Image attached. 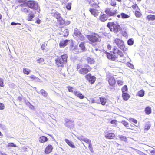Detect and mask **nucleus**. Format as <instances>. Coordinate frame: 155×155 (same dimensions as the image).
<instances>
[{"mask_svg":"<svg viewBox=\"0 0 155 155\" xmlns=\"http://www.w3.org/2000/svg\"><path fill=\"white\" fill-rule=\"evenodd\" d=\"M85 42H81L79 45V46L81 49L82 50H85Z\"/></svg>","mask_w":155,"mask_h":155,"instance_id":"58836bf2","label":"nucleus"},{"mask_svg":"<svg viewBox=\"0 0 155 155\" xmlns=\"http://www.w3.org/2000/svg\"><path fill=\"white\" fill-rule=\"evenodd\" d=\"M107 48L108 50H110L111 49L112 46L110 44H108L107 45Z\"/></svg>","mask_w":155,"mask_h":155,"instance_id":"052dcab7","label":"nucleus"},{"mask_svg":"<svg viewBox=\"0 0 155 155\" xmlns=\"http://www.w3.org/2000/svg\"><path fill=\"white\" fill-rule=\"evenodd\" d=\"M117 3L115 1H111L110 2V5L113 6L115 7Z\"/></svg>","mask_w":155,"mask_h":155,"instance_id":"8fccbe9b","label":"nucleus"},{"mask_svg":"<svg viewBox=\"0 0 155 155\" xmlns=\"http://www.w3.org/2000/svg\"><path fill=\"white\" fill-rule=\"evenodd\" d=\"M3 80L2 79L0 78V86L3 87Z\"/></svg>","mask_w":155,"mask_h":155,"instance_id":"5fc2aeb1","label":"nucleus"},{"mask_svg":"<svg viewBox=\"0 0 155 155\" xmlns=\"http://www.w3.org/2000/svg\"><path fill=\"white\" fill-rule=\"evenodd\" d=\"M92 8H90L89 11L94 16L96 17L99 15V10L97 9L99 8V7L98 5L96 3H94L91 5Z\"/></svg>","mask_w":155,"mask_h":155,"instance_id":"423d86ee","label":"nucleus"},{"mask_svg":"<svg viewBox=\"0 0 155 155\" xmlns=\"http://www.w3.org/2000/svg\"><path fill=\"white\" fill-rule=\"evenodd\" d=\"M127 44L129 45H132L134 43V41L131 39H130L127 41Z\"/></svg>","mask_w":155,"mask_h":155,"instance_id":"c03bdc74","label":"nucleus"},{"mask_svg":"<svg viewBox=\"0 0 155 155\" xmlns=\"http://www.w3.org/2000/svg\"><path fill=\"white\" fill-rule=\"evenodd\" d=\"M86 60L87 63L90 64H94L95 62L94 59L90 57H87Z\"/></svg>","mask_w":155,"mask_h":155,"instance_id":"a878e982","label":"nucleus"},{"mask_svg":"<svg viewBox=\"0 0 155 155\" xmlns=\"http://www.w3.org/2000/svg\"><path fill=\"white\" fill-rule=\"evenodd\" d=\"M117 84L119 86H121L123 84V81L121 80H118L117 81Z\"/></svg>","mask_w":155,"mask_h":155,"instance_id":"37998d69","label":"nucleus"},{"mask_svg":"<svg viewBox=\"0 0 155 155\" xmlns=\"http://www.w3.org/2000/svg\"><path fill=\"white\" fill-rule=\"evenodd\" d=\"M5 108L4 104L2 103H0V110H3Z\"/></svg>","mask_w":155,"mask_h":155,"instance_id":"603ef678","label":"nucleus"},{"mask_svg":"<svg viewBox=\"0 0 155 155\" xmlns=\"http://www.w3.org/2000/svg\"><path fill=\"white\" fill-rule=\"evenodd\" d=\"M122 97L124 100L126 101L129 99L130 98V96L127 92L122 93Z\"/></svg>","mask_w":155,"mask_h":155,"instance_id":"7c9ffc66","label":"nucleus"},{"mask_svg":"<svg viewBox=\"0 0 155 155\" xmlns=\"http://www.w3.org/2000/svg\"><path fill=\"white\" fill-rule=\"evenodd\" d=\"M27 1V0H18V2L19 3H23L25 5V3Z\"/></svg>","mask_w":155,"mask_h":155,"instance_id":"864d4df0","label":"nucleus"},{"mask_svg":"<svg viewBox=\"0 0 155 155\" xmlns=\"http://www.w3.org/2000/svg\"><path fill=\"white\" fill-rule=\"evenodd\" d=\"M107 26L111 31L117 33L121 30V27L117 22H109L107 24Z\"/></svg>","mask_w":155,"mask_h":155,"instance_id":"7ed1b4c3","label":"nucleus"},{"mask_svg":"<svg viewBox=\"0 0 155 155\" xmlns=\"http://www.w3.org/2000/svg\"><path fill=\"white\" fill-rule=\"evenodd\" d=\"M114 42L117 45L118 47L124 44V43L122 40L117 38L114 40Z\"/></svg>","mask_w":155,"mask_h":155,"instance_id":"dca6fc26","label":"nucleus"},{"mask_svg":"<svg viewBox=\"0 0 155 155\" xmlns=\"http://www.w3.org/2000/svg\"><path fill=\"white\" fill-rule=\"evenodd\" d=\"M118 50L117 48L116 47L114 48L113 49V53L114 54H115L116 52Z\"/></svg>","mask_w":155,"mask_h":155,"instance_id":"4d7b16f0","label":"nucleus"},{"mask_svg":"<svg viewBox=\"0 0 155 155\" xmlns=\"http://www.w3.org/2000/svg\"><path fill=\"white\" fill-rule=\"evenodd\" d=\"M34 17L35 15L34 14L30 13L27 20L28 21H31Z\"/></svg>","mask_w":155,"mask_h":155,"instance_id":"e433bc0d","label":"nucleus"},{"mask_svg":"<svg viewBox=\"0 0 155 155\" xmlns=\"http://www.w3.org/2000/svg\"><path fill=\"white\" fill-rule=\"evenodd\" d=\"M53 149V147L51 145H48L47 146L45 149L44 152L47 154H48L51 153Z\"/></svg>","mask_w":155,"mask_h":155,"instance_id":"2eb2a0df","label":"nucleus"},{"mask_svg":"<svg viewBox=\"0 0 155 155\" xmlns=\"http://www.w3.org/2000/svg\"><path fill=\"white\" fill-rule=\"evenodd\" d=\"M68 55L64 54L60 57H58L55 59V63L58 67H63L65 63L67 62Z\"/></svg>","mask_w":155,"mask_h":155,"instance_id":"f03ea898","label":"nucleus"},{"mask_svg":"<svg viewBox=\"0 0 155 155\" xmlns=\"http://www.w3.org/2000/svg\"><path fill=\"white\" fill-rule=\"evenodd\" d=\"M44 59L42 58H40L37 60V61L38 63L42 64L44 61Z\"/></svg>","mask_w":155,"mask_h":155,"instance_id":"a18cd8bd","label":"nucleus"},{"mask_svg":"<svg viewBox=\"0 0 155 155\" xmlns=\"http://www.w3.org/2000/svg\"><path fill=\"white\" fill-rule=\"evenodd\" d=\"M28 77L30 78L31 80L35 81V82H40V79L38 78V77L32 75L31 76Z\"/></svg>","mask_w":155,"mask_h":155,"instance_id":"c85d7f7f","label":"nucleus"},{"mask_svg":"<svg viewBox=\"0 0 155 155\" xmlns=\"http://www.w3.org/2000/svg\"><path fill=\"white\" fill-rule=\"evenodd\" d=\"M107 14H103L100 15L99 19L101 22H105L107 19Z\"/></svg>","mask_w":155,"mask_h":155,"instance_id":"a211bd4d","label":"nucleus"},{"mask_svg":"<svg viewBox=\"0 0 155 155\" xmlns=\"http://www.w3.org/2000/svg\"><path fill=\"white\" fill-rule=\"evenodd\" d=\"M131 128L130 129L132 130H133V129L134 128L135 125L134 124H133V125H131Z\"/></svg>","mask_w":155,"mask_h":155,"instance_id":"774afa93","label":"nucleus"},{"mask_svg":"<svg viewBox=\"0 0 155 155\" xmlns=\"http://www.w3.org/2000/svg\"><path fill=\"white\" fill-rule=\"evenodd\" d=\"M138 95L140 97H143L144 95V91L142 89L139 91L137 93Z\"/></svg>","mask_w":155,"mask_h":155,"instance_id":"c9c22d12","label":"nucleus"},{"mask_svg":"<svg viewBox=\"0 0 155 155\" xmlns=\"http://www.w3.org/2000/svg\"><path fill=\"white\" fill-rule=\"evenodd\" d=\"M107 80L108 81L109 86L112 87H115L116 81L115 78L113 76L110 75L107 76Z\"/></svg>","mask_w":155,"mask_h":155,"instance_id":"9b49d317","label":"nucleus"},{"mask_svg":"<svg viewBox=\"0 0 155 155\" xmlns=\"http://www.w3.org/2000/svg\"><path fill=\"white\" fill-rule=\"evenodd\" d=\"M115 137V134L113 133L108 132L105 134V137L107 139H114Z\"/></svg>","mask_w":155,"mask_h":155,"instance_id":"4468645a","label":"nucleus"},{"mask_svg":"<svg viewBox=\"0 0 155 155\" xmlns=\"http://www.w3.org/2000/svg\"><path fill=\"white\" fill-rule=\"evenodd\" d=\"M87 2L89 4H90L93 2L94 0H87Z\"/></svg>","mask_w":155,"mask_h":155,"instance_id":"69168bd1","label":"nucleus"},{"mask_svg":"<svg viewBox=\"0 0 155 155\" xmlns=\"http://www.w3.org/2000/svg\"><path fill=\"white\" fill-rule=\"evenodd\" d=\"M121 123L123 125L126 127H129V124L125 120L122 121Z\"/></svg>","mask_w":155,"mask_h":155,"instance_id":"79ce46f5","label":"nucleus"},{"mask_svg":"<svg viewBox=\"0 0 155 155\" xmlns=\"http://www.w3.org/2000/svg\"><path fill=\"white\" fill-rule=\"evenodd\" d=\"M105 53L106 54L107 58L109 60L116 61L121 62L122 60L119 59L117 55L113 54L109 52L105 51Z\"/></svg>","mask_w":155,"mask_h":155,"instance_id":"0eeeda50","label":"nucleus"},{"mask_svg":"<svg viewBox=\"0 0 155 155\" xmlns=\"http://www.w3.org/2000/svg\"><path fill=\"white\" fill-rule=\"evenodd\" d=\"M67 88L68 89L69 92L74 93V88L73 87H71L70 85H68L67 86Z\"/></svg>","mask_w":155,"mask_h":155,"instance_id":"ea45409f","label":"nucleus"},{"mask_svg":"<svg viewBox=\"0 0 155 155\" xmlns=\"http://www.w3.org/2000/svg\"><path fill=\"white\" fill-rule=\"evenodd\" d=\"M74 121L70 120L67 119L64 124V125L70 129L73 128L74 127Z\"/></svg>","mask_w":155,"mask_h":155,"instance_id":"ddd939ff","label":"nucleus"},{"mask_svg":"<svg viewBox=\"0 0 155 155\" xmlns=\"http://www.w3.org/2000/svg\"><path fill=\"white\" fill-rule=\"evenodd\" d=\"M117 121L115 120H113L110 121V123L112 124L116 125L117 124Z\"/></svg>","mask_w":155,"mask_h":155,"instance_id":"bf43d9fd","label":"nucleus"},{"mask_svg":"<svg viewBox=\"0 0 155 155\" xmlns=\"http://www.w3.org/2000/svg\"><path fill=\"white\" fill-rule=\"evenodd\" d=\"M88 148L91 153H93L94 152L92 144L91 143L88 145Z\"/></svg>","mask_w":155,"mask_h":155,"instance_id":"a19ab883","label":"nucleus"},{"mask_svg":"<svg viewBox=\"0 0 155 155\" xmlns=\"http://www.w3.org/2000/svg\"><path fill=\"white\" fill-rule=\"evenodd\" d=\"M74 35L75 38H78V40L84 41L85 39V37L77 28L74 29Z\"/></svg>","mask_w":155,"mask_h":155,"instance_id":"1a4fd4ad","label":"nucleus"},{"mask_svg":"<svg viewBox=\"0 0 155 155\" xmlns=\"http://www.w3.org/2000/svg\"><path fill=\"white\" fill-rule=\"evenodd\" d=\"M105 13L109 17L114 16L117 13V11L116 9L107 8L105 11Z\"/></svg>","mask_w":155,"mask_h":155,"instance_id":"6e6552de","label":"nucleus"},{"mask_svg":"<svg viewBox=\"0 0 155 155\" xmlns=\"http://www.w3.org/2000/svg\"><path fill=\"white\" fill-rule=\"evenodd\" d=\"M151 124L150 122L149 121H148L145 124L144 130H145L147 131L150 128Z\"/></svg>","mask_w":155,"mask_h":155,"instance_id":"bb28decb","label":"nucleus"},{"mask_svg":"<svg viewBox=\"0 0 155 155\" xmlns=\"http://www.w3.org/2000/svg\"><path fill=\"white\" fill-rule=\"evenodd\" d=\"M39 141L41 143H44L48 140V138L45 136H42L39 138Z\"/></svg>","mask_w":155,"mask_h":155,"instance_id":"4be33fe9","label":"nucleus"},{"mask_svg":"<svg viewBox=\"0 0 155 155\" xmlns=\"http://www.w3.org/2000/svg\"><path fill=\"white\" fill-rule=\"evenodd\" d=\"M121 18L122 19H127L129 18L130 16V14H129L125 13L123 12L121 13Z\"/></svg>","mask_w":155,"mask_h":155,"instance_id":"473e14b6","label":"nucleus"},{"mask_svg":"<svg viewBox=\"0 0 155 155\" xmlns=\"http://www.w3.org/2000/svg\"><path fill=\"white\" fill-rule=\"evenodd\" d=\"M69 40H62L60 41L59 45L61 48L64 47L68 44V42L69 41Z\"/></svg>","mask_w":155,"mask_h":155,"instance_id":"aec40b11","label":"nucleus"},{"mask_svg":"<svg viewBox=\"0 0 155 155\" xmlns=\"http://www.w3.org/2000/svg\"><path fill=\"white\" fill-rule=\"evenodd\" d=\"M31 71L27 69V68H24L23 69V73L27 75H28L31 72Z\"/></svg>","mask_w":155,"mask_h":155,"instance_id":"f704fd0d","label":"nucleus"},{"mask_svg":"<svg viewBox=\"0 0 155 155\" xmlns=\"http://www.w3.org/2000/svg\"><path fill=\"white\" fill-rule=\"evenodd\" d=\"M142 15L141 12L138 11H136V17H140Z\"/></svg>","mask_w":155,"mask_h":155,"instance_id":"3c124183","label":"nucleus"},{"mask_svg":"<svg viewBox=\"0 0 155 155\" xmlns=\"http://www.w3.org/2000/svg\"><path fill=\"white\" fill-rule=\"evenodd\" d=\"M26 6L35 10H37L38 7V5L37 2L34 0L27 1L25 3Z\"/></svg>","mask_w":155,"mask_h":155,"instance_id":"39448f33","label":"nucleus"},{"mask_svg":"<svg viewBox=\"0 0 155 155\" xmlns=\"http://www.w3.org/2000/svg\"><path fill=\"white\" fill-rule=\"evenodd\" d=\"M122 93H127L128 91V88L127 85H124L121 88Z\"/></svg>","mask_w":155,"mask_h":155,"instance_id":"4c0bfd02","label":"nucleus"},{"mask_svg":"<svg viewBox=\"0 0 155 155\" xmlns=\"http://www.w3.org/2000/svg\"><path fill=\"white\" fill-rule=\"evenodd\" d=\"M119 48L123 51L125 54H127L128 52V49L125 46L124 44L119 47Z\"/></svg>","mask_w":155,"mask_h":155,"instance_id":"5701e85b","label":"nucleus"},{"mask_svg":"<svg viewBox=\"0 0 155 155\" xmlns=\"http://www.w3.org/2000/svg\"><path fill=\"white\" fill-rule=\"evenodd\" d=\"M40 94L44 97H47L48 96V93L44 89H42L40 91Z\"/></svg>","mask_w":155,"mask_h":155,"instance_id":"72a5a7b5","label":"nucleus"},{"mask_svg":"<svg viewBox=\"0 0 155 155\" xmlns=\"http://www.w3.org/2000/svg\"><path fill=\"white\" fill-rule=\"evenodd\" d=\"M87 38L92 43L99 42L100 37L99 35L95 33H92L91 34L86 35Z\"/></svg>","mask_w":155,"mask_h":155,"instance_id":"20e7f679","label":"nucleus"},{"mask_svg":"<svg viewBox=\"0 0 155 155\" xmlns=\"http://www.w3.org/2000/svg\"><path fill=\"white\" fill-rule=\"evenodd\" d=\"M146 18L148 21H154L155 20V15H148Z\"/></svg>","mask_w":155,"mask_h":155,"instance_id":"2f4dec72","label":"nucleus"},{"mask_svg":"<svg viewBox=\"0 0 155 155\" xmlns=\"http://www.w3.org/2000/svg\"><path fill=\"white\" fill-rule=\"evenodd\" d=\"M79 140L81 141H82L88 144V145L91 143V140L86 138L81 137L79 139Z\"/></svg>","mask_w":155,"mask_h":155,"instance_id":"393cba45","label":"nucleus"},{"mask_svg":"<svg viewBox=\"0 0 155 155\" xmlns=\"http://www.w3.org/2000/svg\"><path fill=\"white\" fill-rule=\"evenodd\" d=\"M23 11L25 13H28L29 12V9L25 8H23Z\"/></svg>","mask_w":155,"mask_h":155,"instance_id":"6e6d98bb","label":"nucleus"},{"mask_svg":"<svg viewBox=\"0 0 155 155\" xmlns=\"http://www.w3.org/2000/svg\"><path fill=\"white\" fill-rule=\"evenodd\" d=\"M129 120L131 122H133L135 123H136V120L132 118H130Z\"/></svg>","mask_w":155,"mask_h":155,"instance_id":"680f3d73","label":"nucleus"},{"mask_svg":"<svg viewBox=\"0 0 155 155\" xmlns=\"http://www.w3.org/2000/svg\"><path fill=\"white\" fill-rule=\"evenodd\" d=\"M128 66H129L131 68H134V66L132 64H131L129 63L128 64Z\"/></svg>","mask_w":155,"mask_h":155,"instance_id":"e2e57ef3","label":"nucleus"},{"mask_svg":"<svg viewBox=\"0 0 155 155\" xmlns=\"http://www.w3.org/2000/svg\"><path fill=\"white\" fill-rule=\"evenodd\" d=\"M64 141L70 147L72 148H75V146L74 144L72 142L69 140L67 139H65Z\"/></svg>","mask_w":155,"mask_h":155,"instance_id":"412c9836","label":"nucleus"},{"mask_svg":"<svg viewBox=\"0 0 155 155\" xmlns=\"http://www.w3.org/2000/svg\"><path fill=\"white\" fill-rule=\"evenodd\" d=\"M93 68L90 67L88 64H84L82 63L78 64L76 69L78 73L81 75H86L90 72Z\"/></svg>","mask_w":155,"mask_h":155,"instance_id":"f257e3e1","label":"nucleus"},{"mask_svg":"<svg viewBox=\"0 0 155 155\" xmlns=\"http://www.w3.org/2000/svg\"><path fill=\"white\" fill-rule=\"evenodd\" d=\"M36 22L38 24H39L41 22V20L39 19H38L36 20Z\"/></svg>","mask_w":155,"mask_h":155,"instance_id":"338daca9","label":"nucleus"},{"mask_svg":"<svg viewBox=\"0 0 155 155\" xmlns=\"http://www.w3.org/2000/svg\"><path fill=\"white\" fill-rule=\"evenodd\" d=\"M86 79L91 84H94L96 81V78L93 75H92L91 73H89L86 74L84 76Z\"/></svg>","mask_w":155,"mask_h":155,"instance_id":"9d476101","label":"nucleus"},{"mask_svg":"<svg viewBox=\"0 0 155 155\" xmlns=\"http://www.w3.org/2000/svg\"><path fill=\"white\" fill-rule=\"evenodd\" d=\"M51 15L52 16L54 17L57 19V21L58 19H59L62 17L61 14L56 11L55 12L51 13Z\"/></svg>","mask_w":155,"mask_h":155,"instance_id":"f3484780","label":"nucleus"},{"mask_svg":"<svg viewBox=\"0 0 155 155\" xmlns=\"http://www.w3.org/2000/svg\"><path fill=\"white\" fill-rule=\"evenodd\" d=\"M7 146L8 147H17L16 145L15 144L13 143H9L7 145Z\"/></svg>","mask_w":155,"mask_h":155,"instance_id":"09e8293b","label":"nucleus"},{"mask_svg":"<svg viewBox=\"0 0 155 155\" xmlns=\"http://www.w3.org/2000/svg\"><path fill=\"white\" fill-rule=\"evenodd\" d=\"M46 47L45 45V44H42L41 47V48L42 50H44L45 49Z\"/></svg>","mask_w":155,"mask_h":155,"instance_id":"13d9d810","label":"nucleus"},{"mask_svg":"<svg viewBox=\"0 0 155 155\" xmlns=\"http://www.w3.org/2000/svg\"><path fill=\"white\" fill-rule=\"evenodd\" d=\"M107 101V99L105 97H99L97 100H96L95 102L97 104H101L102 105L104 106L106 104Z\"/></svg>","mask_w":155,"mask_h":155,"instance_id":"f8f14e48","label":"nucleus"},{"mask_svg":"<svg viewBox=\"0 0 155 155\" xmlns=\"http://www.w3.org/2000/svg\"><path fill=\"white\" fill-rule=\"evenodd\" d=\"M119 137L121 140L126 141L127 139L126 137L125 136L122 135L120 136Z\"/></svg>","mask_w":155,"mask_h":155,"instance_id":"49530a36","label":"nucleus"},{"mask_svg":"<svg viewBox=\"0 0 155 155\" xmlns=\"http://www.w3.org/2000/svg\"><path fill=\"white\" fill-rule=\"evenodd\" d=\"M150 153L152 154V155H155V150H153L150 151Z\"/></svg>","mask_w":155,"mask_h":155,"instance_id":"0e129e2a","label":"nucleus"},{"mask_svg":"<svg viewBox=\"0 0 155 155\" xmlns=\"http://www.w3.org/2000/svg\"><path fill=\"white\" fill-rule=\"evenodd\" d=\"M66 8L68 10H70L71 9V3H68L66 6Z\"/></svg>","mask_w":155,"mask_h":155,"instance_id":"de8ad7c7","label":"nucleus"},{"mask_svg":"<svg viewBox=\"0 0 155 155\" xmlns=\"http://www.w3.org/2000/svg\"><path fill=\"white\" fill-rule=\"evenodd\" d=\"M73 93L75 96L80 99H83L84 98V96L82 95V94L78 91H75Z\"/></svg>","mask_w":155,"mask_h":155,"instance_id":"6ab92c4d","label":"nucleus"},{"mask_svg":"<svg viewBox=\"0 0 155 155\" xmlns=\"http://www.w3.org/2000/svg\"><path fill=\"white\" fill-rule=\"evenodd\" d=\"M144 111L146 114H149L152 112V109L151 107L149 106L146 107Z\"/></svg>","mask_w":155,"mask_h":155,"instance_id":"c756f323","label":"nucleus"},{"mask_svg":"<svg viewBox=\"0 0 155 155\" xmlns=\"http://www.w3.org/2000/svg\"><path fill=\"white\" fill-rule=\"evenodd\" d=\"M58 25L60 26L64 25L65 23V20L61 17L57 21Z\"/></svg>","mask_w":155,"mask_h":155,"instance_id":"b1692460","label":"nucleus"},{"mask_svg":"<svg viewBox=\"0 0 155 155\" xmlns=\"http://www.w3.org/2000/svg\"><path fill=\"white\" fill-rule=\"evenodd\" d=\"M117 53L120 55V57L126 58V57L127 56V54H125L124 53H123V51H122L120 50H118Z\"/></svg>","mask_w":155,"mask_h":155,"instance_id":"cd10ccee","label":"nucleus"}]
</instances>
